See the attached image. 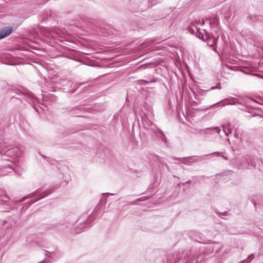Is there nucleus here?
Masks as SVG:
<instances>
[{"instance_id": "9b49d317", "label": "nucleus", "mask_w": 263, "mask_h": 263, "mask_svg": "<svg viewBox=\"0 0 263 263\" xmlns=\"http://www.w3.org/2000/svg\"><path fill=\"white\" fill-rule=\"evenodd\" d=\"M8 93H10V95L12 96V98H15V96L13 95V93H16L17 95H20L21 93L22 95H24V93H23L21 90H17L16 89L12 88L8 90Z\"/></svg>"}, {"instance_id": "2f4dec72", "label": "nucleus", "mask_w": 263, "mask_h": 263, "mask_svg": "<svg viewBox=\"0 0 263 263\" xmlns=\"http://www.w3.org/2000/svg\"><path fill=\"white\" fill-rule=\"evenodd\" d=\"M216 22H217V17H216V18H215V19L214 20L213 23H215V22H216Z\"/></svg>"}, {"instance_id": "a211bd4d", "label": "nucleus", "mask_w": 263, "mask_h": 263, "mask_svg": "<svg viewBox=\"0 0 263 263\" xmlns=\"http://www.w3.org/2000/svg\"><path fill=\"white\" fill-rule=\"evenodd\" d=\"M148 66H149L148 64H142V65H140L138 67V69H142V68H146Z\"/></svg>"}, {"instance_id": "5701e85b", "label": "nucleus", "mask_w": 263, "mask_h": 263, "mask_svg": "<svg viewBox=\"0 0 263 263\" xmlns=\"http://www.w3.org/2000/svg\"><path fill=\"white\" fill-rule=\"evenodd\" d=\"M214 128L217 133H219L220 132V129L219 127H216Z\"/></svg>"}, {"instance_id": "20e7f679", "label": "nucleus", "mask_w": 263, "mask_h": 263, "mask_svg": "<svg viewBox=\"0 0 263 263\" xmlns=\"http://www.w3.org/2000/svg\"><path fill=\"white\" fill-rule=\"evenodd\" d=\"M252 102L258 103L257 101L253 99L247 97L240 98V105L243 106V107L240 109L242 110L247 111L248 109L254 108V107L251 105Z\"/></svg>"}, {"instance_id": "c9c22d12", "label": "nucleus", "mask_w": 263, "mask_h": 263, "mask_svg": "<svg viewBox=\"0 0 263 263\" xmlns=\"http://www.w3.org/2000/svg\"><path fill=\"white\" fill-rule=\"evenodd\" d=\"M42 156L43 157V158H46V157L44 155H42Z\"/></svg>"}, {"instance_id": "2eb2a0df", "label": "nucleus", "mask_w": 263, "mask_h": 263, "mask_svg": "<svg viewBox=\"0 0 263 263\" xmlns=\"http://www.w3.org/2000/svg\"><path fill=\"white\" fill-rule=\"evenodd\" d=\"M255 257V254H252L246 259L247 263L251 262Z\"/></svg>"}, {"instance_id": "9d476101", "label": "nucleus", "mask_w": 263, "mask_h": 263, "mask_svg": "<svg viewBox=\"0 0 263 263\" xmlns=\"http://www.w3.org/2000/svg\"><path fill=\"white\" fill-rule=\"evenodd\" d=\"M158 81L157 78H154L150 80H140L139 81L140 82L139 84L140 85H145L146 84H149L151 83H155Z\"/></svg>"}, {"instance_id": "6e6552de", "label": "nucleus", "mask_w": 263, "mask_h": 263, "mask_svg": "<svg viewBox=\"0 0 263 263\" xmlns=\"http://www.w3.org/2000/svg\"><path fill=\"white\" fill-rule=\"evenodd\" d=\"M201 22L200 20H196L193 21L190 25L189 26L187 29L188 31L192 34H195V30L193 29V27H195L196 29H198L197 27V25H200Z\"/></svg>"}, {"instance_id": "a878e982", "label": "nucleus", "mask_w": 263, "mask_h": 263, "mask_svg": "<svg viewBox=\"0 0 263 263\" xmlns=\"http://www.w3.org/2000/svg\"><path fill=\"white\" fill-rule=\"evenodd\" d=\"M191 182V180H189L185 182H184L182 183L183 185H185L186 184H187V183H190Z\"/></svg>"}, {"instance_id": "1a4fd4ad", "label": "nucleus", "mask_w": 263, "mask_h": 263, "mask_svg": "<svg viewBox=\"0 0 263 263\" xmlns=\"http://www.w3.org/2000/svg\"><path fill=\"white\" fill-rule=\"evenodd\" d=\"M9 200V197L7 196L5 191L0 190V204H5Z\"/></svg>"}, {"instance_id": "f704fd0d", "label": "nucleus", "mask_w": 263, "mask_h": 263, "mask_svg": "<svg viewBox=\"0 0 263 263\" xmlns=\"http://www.w3.org/2000/svg\"><path fill=\"white\" fill-rule=\"evenodd\" d=\"M84 83H79V86L84 84Z\"/></svg>"}, {"instance_id": "39448f33", "label": "nucleus", "mask_w": 263, "mask_h": 263, "mask_svg": "<svg viewBox=\"0 0 263 263\" xmlns=\"http://www.w3.org/2000/svg\"><path fill=\"white\" fill-rule=\"evenodd\" d=\"M240 99H235L234 98H232L231 99L227 98V99H224V100L216 103L215 104H214V105H217V104H222V106H224L225 105H228V104L236 105V104H240ZM212 106H214V105H213Z\"/></svg>"}, {"instance_id": "ea45409f", "label": "nucleus", "mask_w": 263, "mask_h": 263, "mask_svg": "<svg viewBox=\"0 0 263 263\" xmlns=\"http://www.w3.org/2000/svg\"><path fill=\"white\" fill-rule=\"evenodd\" d=\"M232 130V129H230V133H231Z\"/></svg>"}, {"instance_id": "bb28decb", "label": "nucleus", "mask_w": 263, "mask_h": 263, "mask_svg": "<svg viewBox=\"0 0 263 263\" xmlns=\"http://www.w3.org/2000/svg\"><path fill=\"white\" fill-rule=\"evenodd\" d=\"M204 23H205L204 20L202 19V22H201L200 25L202 26V25H203L204 24Z\"/></svg>"}, {"instance_id": "58836bf2", "label": "nucleus", "mask_w": 263, "mask_h": 263, "mask_svg": "<svg viewBox=\"0 0 263 263\" xmlns=\"http://www.w3.org/2000/svg\"><path fill=\"white\" fill-rule=\"evenodd\" d=\"M9 208H8V209H10L11 208L10 206V205H9Z\"/></svg>"}, {"instance_id": "72a5a7b5", "label": "nucleus", "mask_w": 263, "mask_h": 263, "mask_svg": "<svg viewBox=\"0 0 263 263\" xmlns=\"http://www.w3.org/2000/svg\"><path fill=\"white\" fill-rule=\"evenodd\" d=\"M193 29H194L195 30V33L196 32L195 30H196V29L195 28V27H193Z\"/></svg>"}, {"instance_id": "473e14b6", "label": "nucleus", "mask_w": 263, "mask_h": 263, "mask_svg": "<svg viewBox=\"0 0 263 263\" xmlns=\"http://www.w3.org/2000/svg\"><path fill=\"white\" fill-rule=\"evenodd\" d=\"M223 132L226 133V136H228V134H227V133H226V131L225 129H223Z\"/></svg>"}, {"instance_id": "4468645a", "label": "nucleus", "mask_w": 263, "mask_h": 263, "mask_svg": "<svg viewBox=\"0 0 263 263\" xmlns=\"http://www.w3.org/2000/svg\"><path fill=\"white\" fill-rule=\"evenodd\" d=\"M215 41L213 40L209 39L208 40V45L213 47V49L215 48Z\"/></svg>"}, {"instance_id": "7ed1b4c3", "label": "nucleus", "mask_w": 263, "mask_h": 263, "mask_svg": "<svg viewBox=\"0 0 263 263\" xmlns=\"http://www.w3.org/2000/svg\"><path fill=\"white\" fill-rule=\"evenodd\" d=\"M173 159L174 160H180L181 163L184 164L191 165L193 163L202 161L203 160V156L198 157L197 156H193L183 158L173 157Z\"/></svg>"}, {"instance_id": "4c0bfd02", "label": "nucleus", "mask_w": 263, "mask_h": 263, "mask_svg": "<svg viewBox=\"0 0 263 263\" xmlns=\"http://www.w3.org/2000/svg\"><path fill=\"white\" fill-rule=\"evenodd\" d=\"M75 91H76V89H75V90H73V91H72V92H74Z\"/></svg>"}, {"instance_id": "f257e3e1", "label": "nucleus", "mask_w": 263, "mask_h": 263, "mask_svg": "<svg viewBox=\"0 0 263 263\" xmlns=\"http://www.w3.org/2000/svg\"><path fill=\"white\" fill-rule=\"evenodd\" d=\"M14 224L15 222L10 218L3 222L2 228L3 231H6V235L3 237L2 239H4V241H3L0 238V248L4 247L8 241L9 238L13 232Z\"/></svg>"}, {"instance_id": "dca6fc26", "label": "nucleus", "mask_w": 263, "mask_h": 263, "mask_svg": "<svg viewBox=\"0 0 263 263\" xmlns=\"http://www.w3.org/2000/svg\"><path fill=\"white\" fill-rule=\"evenodd\" d=\"M216 213L219 217H221V216H226L228 215V212H227V211L222 212V213L219 212L218 211H216Z\"/></svg>"}, {"instance_id": "e433bc0d", "label": "nucleus", "mask_w": 263, "mask_h": 263, "mask_svg": "<svg viewBox=\"0 0 263 263\" xmlns=\"http://www.w3.org/2000/svg\"><path fill=\"white\" fill-rule=\"evenodd\" d=\"M76 233H80V231H76Z\"/></svg>"}, {"instance_id": "0eeeda50", "label": "nucleus", "mask_w": 263, "mask_h": 263, "mask_svg": "<svg viewBox=\"0 0 263 263\" xmlns=\"http://www.w3.org/2000/svg\"><path fill=\"white\" fill-rule=\"evenodd\" d=\"M152 130L162 141H163L165 143H167V139L162 130L157 127L152 129Z\"/></svg>"}, {"instance_id": "393cba45", "label": "nucleus", "mask_w": 263, "mask_h": 263, "mask_svg": "<svg viewBox=\"0 0 263 263\" xmlns=\"http://www.w3.org/2000/svg\"><path fill=\"white\" fill-rule=\"evenodd\" d=\"M88 223H89V222H86V221H85V222H84V224H85V226L81 227V229H83V228H85V227H86V226H87V225L88 224Z\"/></svg>"}, {"instance_id": "f03ea898", "label": "nucleus", "mask_w": 263, "mask_h": 263, "mask_svg": "<svg viewBox=\"0 0 263 263\" xmlns=\"http://www.w3.org/2000/svg\"><path fill=\"white\" fill-rule=\"evenodd\" d=\"M53 192L52 190H47L43 192L40 193V191L39 190H36L35 192L29 194L27 196H25L22 199L20 200L19 201H24L25 199L29 198H32L34 196H35L36 195H39L41 196L40 197L38 198L37 199L34 200L32 199L30 201L28 202V203H26L23 207H22V210L26 211L29 206H30L33 203L36 202L37 200L43 198L47 196L48 195L50 194Z\"/></svg>"}, {"instance_id": "f8f14e48", "label": "nucleus", "mask_w": 263, "mask_h": 263, "mask_svg": "<svg viewBox=\"0 0 263 263\" xmlns=\"http://www.w3.org/2000/svg\"><path fill=\"white\" fill-rule=\"evenodd\" d=\"M196 36L200 40H203L204 36L202 32L200 31L199 29H196V32H195Z\"/></svg>"}, {"instance_id": "f3484780", "label": "nucleus", "mask_w": 263, "mask_h": 263, "mask_svg": "<svg viewBox=\"0 0 263 263\" xmlns=\"http://www.w3.org/2000/svg\"><path fill=\"white\" fill-rule=\"evenodd\" d=\"M211 155H216L218 157H223V153L220 152H214L211 154Z\"/></svg>"}, {"instance_id": "cd10ccee", "label": "nucleus", "mask_w": 263, "mask_h": 263, "mask_svg": "<svg viewBox=\"0 0 263 263\" xmlns=\"http://www.w3.org/2000/svg\"><path fill=\"white\" fill-rule=\"evenodd\" d=\"M224 159H225L226 160H227L228 159V157H225L223 155V157H222Z\"/></svg>"}, {"instance_id": "7c9ffc66", "label": "nucleus", "mask_w": 263, "mask_h": 263, "mask_svg": "<svg viewBox=\"0 0 263 263\" xmlns=\"http://www.w3.org/2000/svg\"><path fill=\"white\" fill-rule=\"evenodd\" d=\"M49 17V18H52V15H51V14H49V15H47V17Z\"/></svg>"}, {"instance_id": "6ab92c4d", "label": "nucleus", "mask_w": 263, "mask_h": 263, "mask_svg": "<svg viewBox=\"0 0 263 263\" xmlns=\"http://www.w3.org/2000/svg\"><path fill=\"white\" fill-rule=\"evenodd\" d=\"M220 83H219L216 86H213L211 88V89H220Z\"/></svg>"}, {"instance_id": "b1692460", "label": "nucleus", "mask_w": 263, "mask_h": 263, "mask_svg": "<svg viewBox=\"0 0 263 263\" xmlns=\"http://www.w3.org/2000/svg\"><path fill=\"white\" fill-rule=\"evenodd\" d=\"M48 260H47V259H46V258H45L43 260H42V261H41V262H39V263H47V261H48Z\"/></svg>"}, {"instance_id": "412c9836", "label": "nucleus", "mask_w": 263, "mask_h": 263, "mask_svg": "<svg viewBox=\"0 0 263 263\" xmlns=\"http://www.w3.org/2000/svg\"><path fill=\"white\" fill-rule=\"evenodd\" d=\"M249 17H250V19H251L253 22H255V21H256V20H257L256 19V16H252V15H250Z\"/></svg>"}, {"instance_id": "c756f323", "label": "nucleus", "mask_w": 263, "mask_h": 263, "mask_svg": "<svg viewBox=\"0 0 263 263\" xmlns=\"http://www.w3.org/2000/svg\"><path fill=\"white\" fill-rule=\"evenodd\" d=\"M234 136H235V137L236 138H238V134H236V133H235Z\"/></svg>"}, {"instance_id": "4be33fe9", "label": "nucleus", "mask_w": 263, "mask_h": 263, "mask_svg": "<svg viewBox=\"0 0 263 263\" xmlns=\"http://www.w3.org/2000/svg\"><path fill=\"white\" fill-rule=\"evenodd\" d=\"M46 257H50V254L51 253L48 251H45Z\"/></svg>"}, {"instance_id": "c85d7f7f", "label": "nucleus", "mask_w": 263, "mask_h": 263, "mask_svg": "<svg viewBox=\"0 0 263 263\" xmlns=\"http://www.w3.org/2000/svg\"><path fill=\"white\" fill-rule=\"evenodd\" d=\"M239 263H247L246 260L245 259V260H242V261H241Z\"/></svg>"}, {"instance_id": "ddd939ff", "label": "nucleus", "mask_w": 263, "mask_h": 263, "mask_svg": "<svg viewBox=\"0 0 263 263\" xmlns=\"http://www.w3.org/2000/svg\"><path fill=\"white\" fill-rule=\"evenodd\" d=\"M149 198V197H141L140 198H138V199H136L134 201H132V203H135L137 202L145 201L146 200L148 199Z\"/></svg>"}, {"instance_id": "aec40b11", "label": "nucleus", "mask_w": 263, "mask_h": 263, "mask_svg": "<svg viewBox=\"0 0 263 263\" xmlns=\"http://www.w3.org/2000/svg\"><path fill=\"white\" fill-rule=\"evenodd\" d=\"M3 146V144L2 143V140L0 139V156H1L3 153V151H2Z\"/></svg>"}, {"instance_id": "423d86ee", "label": "nucleus", "mask_w": 263, "mask_h": 263, "mask_svg": "<svg viewBox=\"0 0 263 263\" xmlns=\"http://www.w3.org/2000/svg\"><path fill=\"white\" fill-rule=\"evenodd\" d=\"M13 27L6 26L0 30V40L10 35L13 31Z\"/></svg>"}]
</instances>
